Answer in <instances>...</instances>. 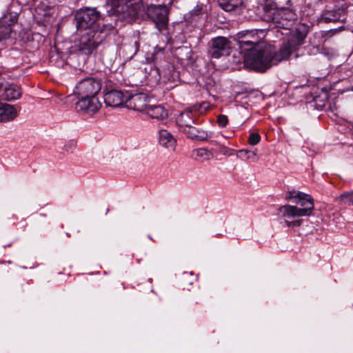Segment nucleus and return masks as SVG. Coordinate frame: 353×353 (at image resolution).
<instances>
[{
  "label": "nucleus",
  "instance_id": "obj_1",
  "mask_svg": "<svg viewBox=\"0 0 353 353\" xmlns=\"http://www.w3.org/2000/svg\"><path fill=\"white\" fill-rule=\"evenodd\" d=\"M309 32V26L299 23L292 31L287 41H284L278 51H272L265 43L242 54L245 65L256 72L264 73L272 65L288 59L303 44Z\"/></svg>",
  "mask_w": 353,
  "mask_h": 353
},
{
  "label": "nucleus",
  "instance_id": "obj_2",
  "mask_svg": "<svg viewBox=\"0 0 353 353\" xmlns=\"http://www.w3.org/2000/svg\"><path fill=\"white\" fill-rule=\"evenodd\" d=\"M113 28L112 24L103 23L101 30L85 32L81 36L79 43L74 49L69 52L65 59L66 63L74 68L80 66L79 57L82 56L83 60L85 61V58L96 54L98 47L103 42Z\"/></svg>",
  "mask_w": 353,
  "mask_h": 353
},
{
  "label": "nucleus",
  "instance_id": "obj_3",
  "mask_svg": "<svg viewBox=\"0 0 353 353\" xmlns=\"http://www.w3.org/2000/svg\"><path fill=\"white\" fill-rule=\"evenodd\" d=\"M103 17L97 8L84 7L74 13V23L79 32L101 30Z\"/></svg>",
  "mask_w": 353,
  "mask_h": 353
},
{
  "label": "nucleus",
  "instance_id": "obj_4",
  "mask_svg": "<svg viewBox=\"0 0 353 353\" xmlns=\"http://www.w3.org/2000/svg\"><path fill=\"white\" fill-rule=\"evenodd\" d=\"M294 202L300 205L301 208L290 205H281L278 208V211L281 214L282 217L294 218L309 216L312 214L314 203L311 195L301 192Z\"/></svg>",
  "mask_w": 353,
  "mask_h": 353
},
{
  "label": "nucleus",
  "instance_id": "obj_5",
  "mask_svg": "<svg viewBox=\"0 0 353 353\" xmlns=\"http://www.w3.org/2000/svg\"><path fill=\"white\" fill-rule=\"evenodd\" d=\"M287 7L274 10L272 12V20L279 28L290 30L298 19L296 10L292 7L290 0L286 3Z\"/></svg>",
  "mask_w": 353,
  "mask_h": 353
},
{
  "label": "nucleus",
  "instance_id": "obj_6",
  "mask_svg": "<svg viewBox=\"0 0 353 353\" xmlns=\"http://www.w3.org/2000/svg\"><path fill=\"white\" fill-rule=\"evenodd\" d=\"M170 10L165 5L148 6L145 10L147 17L155 24L162 34L168 30Z\"/></svg>",
  "mask_w": 353,
  "mask_h": 353
},
{
  "label": "nucleus",
  "instance_id": "obj_7",
  "mask_svg": "<svg viewBox=\"0 0 353 353\" xmlns=\"http://www.w3.org/2000/svg\"><path fill=\"white\" fill-rule=\"evenodd\" d=\"M259 32L262 33L261 30H245L238 32L236 35L239 49L240 53L242 54L246 52L261 46L265 43L261 41V37L259 36Z\"/></svg>",
  "mask_w": 353,
  "mask_h": 353
},
{
  "label": "nucleus",
  "instance_id": "obj_8",
  "mask_svg": "<svg viewBox=\"0 0 353 353\" xmlns=\"http://www.w3.org/2000/svg\"><path fill=\"white\" fill-rule=\"evenodd\" d=\"M101 90V81L100 79L87 77L77 83L74 92L79 97H97Z\"/></svg>",
  "mask_w": 353,
  "mask_h": 353
},
{
  "label": "nucleus",
  "instance_id": "obj_9",
  "mask_svg": "<svg viewBox=\"0 0 353 353\" xmlns=\"http://www.w3.org/2000/svg\"><path fill=\"white\" fill-rule=\"evenodd\" d=\"M232 49V42L227 37L219 36L211 39L208 54L212 59H219L229 56Z\"/></svg>",
  "mask_w": 353,
  "mask_h": 353
},
{
  "label": "nucleus",
  "instance_id": "obj_10",
  "mask_svg": "<svg viewBox=\"0 0 353 353\" xmlns=\"http://www.w3.org/2000/svg\"><path fill=\"white\" fill-rule=\"evenodd\" d=\"M107 5L111 6L109 15L124 12L125 8H132L134 14L143 6V0H108Z\"/></svg>",
  "mask_w": 353,
  "mask_h": 353
},
{
  "label": "nucleus",
  "instance_id": "obj_11",
  "mask_svg": "<svg viewBox=\"0 0 353 353\" xmlns=\"http://www.w3.org/2000/svg\"><path fill=\"white\" fill-rule=\"evenodd\" d=\"M348 7L349 5L347 3H344L337 8L325 10L322 12L319 21L326 23L332 22H342L345 23L347 16Z\"/></svg>",
  "mask_w": 353,
  "mask_h": 353
},
{
  "label": "nucleus",
  "instance_id": "obj_12",
  "mask_svg": "<svg viewBox=\"0 0 353 353\" xmlns=\"http://www.w3.org/2000/svg\"><path fill=\"white\" fill-rule=\"evenodd\" d=\"M149 102L150 97L147 94L139 92L131 94L128 92L125 105L129 109L139 112H145L149 105Z\"/></svg>",
  "mask_w": 353,
  "mask_h": 353
},
{
  "label": "nucleus",
  "instance_id": "obj_13",
  "mask_svg": "<svg viewBox=\"0 0 353 353\" xmlns=\"http://www.w3.org/2000/svg\"><path fill=\"white\" fill-rule=\"evenodd\" d=\"M21 94V89L18 85L0 81V98L2 100L14 101L19 99Z\"/></svg>",
  "mask_w": 353,
  "mask_h": 353
},
{
  "label": "nucleus",
  "instance_id": "obj_14",
  "mask_svg": "<svg viewBox=\"0 0 353 353\" xmlns=\"http://www.w3.org/2000/svg\"><path fill=\"white\" fill-rule=\"evenodd\" d=\"M104 102L107 106L119 107L123 103L126 104V99L128 92H122L121 90L112 89L105 92L103 90Z\"/></svg>",
  "mask_w": 353,
  "mask_h": 353
},
{
  "label": "nucleus",
  "instance_id": "obj_15",
  "mask_svg": "<svg viewBox=\"0 0 353 353\" xmlns=\"http://www.w3.org/2000/svg\"><path fill=\"white\" fill-rule=\"evenodd\" d=\"M79 99L76 103V108L78 111H83L87 113H95L101 107L97 97H79Z\"/></svg>",
  "mask_w": 353,
  "mask_h": 353
},
{
  "label": "nucleus",
  "instance_id": "obj_16",
  "mask_svg": "<svg viewBox=\"0 0 353 353\" xmlns=\"http://www.w3.org/2000/svg\"><path fill=\"white\" fill-rule=\"evenodd\" d=\"M205 10L203 5H196V6L190 12L186 21L193 26L200 27L203 21Z\"/></svg>",
  "mask_w": 353,
  "mask_h": 353
},
{
  "label": "nucleus",
  "instance_id": "obj_17",
  "mask_svg": "<svg viewBox=\"0 0 353 353\" xmlns=\"http://www.w3.org/2000/svg\"><path fill=\"white\" fill-rule=\"evenodd\" d=\"M176 124L183 128V129L190 127V125L195 123V117L192 110H186L181 112L176 118Z\"/></svg>",
  "mask_w": 353,
  "mask_h": 353
},
{
  "label": "nucleus",
  "instance_id": "obj_18",
  "mask_svg": "<svg viewBox=\"0 0 353 353\" xmlns=\"http://www.w3.org/2000/svg\"><path fill=\"white\" fill-rule=\"evenodd\" d=\"M146 114L152 119L164 120L168 117V112L161 105H148Z\"/></svg>",
  "mask_w": 353,
  "mask_h": 353
},
{
  "label": "nucleus",
  "instance_id": "obj_19",
  "mask_svg": "<svg viewBox=\"0 0 353 353\" xmlns=\"http://www.w3.org/2000/svg\"><path fill=\"white\" fill-rule=\"evenodd\" d=\"M17 117L15 108L8 103H0V121L13 120Z\"/></svg>",
  "mask_w": 353,
  "mask_h": 353
},
{
  "label": "nucleus",
  "instance_id": "obj_20",
  "mask_svg": "<svg viewBox=\"0 0 353 353\" xmlns=\"http://www.w3.org/2000/svg\"><path fill=\"white\" fill-rule=\"evenodd\" d=\"M159 134V143L165 148L174 149L176 141L172 134L166 130H161Z\"/></svg>",
  "mask_w": 353,
  "mask_h": 353
},
{
  "label": "nucleus",
  "instance_id": "obj_21",
  "mask_svg": "<svg viewBox=\"0 0 353 353\" xmlns=\"http://www.w3.org/2000/svg\"><path fill=\"white\" fill-rule=\"evenodd\" d=\"M243 0H218L219 6L226 12H231L241 6Z\"/></svg>",
  "mask_w": 353,
  "mask_h": 353
},
{
  "label": "nucleus",
  "instance_id": "obj_22",
  "mask_svg": "<svg viewBox=\"0 0 353 353\" xmlns=\"http://www.w3.org/2000/svg\"><path fill=\"white\" fill-rule=\"evenodd\" d=\"M341 205H353V192H346L341 194L337 199Z\"/></svg>",
  "mask_w": 353,
  "mask_h": 353
},
{
  "label": "nucleus",
  "instance_id": "obj_23",
  "mask_svg": "<svg viewBox=\"0 0 353 353\" xmlns=\"http://www.w3.org/2000/svg\"><path fill=\"white\" fill-rule=\"evenodd\" d=\"M12 32V28L1 23L0 24V42L5 41L10 38Z\"/></svg>",
  "mask_w": 353,
  "mask_h": 353
},
{
  "label": "nucleus",
  "instance_id": "obj_24",
  "mask_svg": "<svg viewBox=\"0 0 353 353\" xmlns=\"http://www.w3.org/2000/svg\"><path fill=\"white\" fill-rule=\"evenodd\" d=\"M165 55V48L157 46L152 54L151 59L155 63H158L163 59ZM150 58L148 57V59Z\"/></svg>",
  "mask_w": 353,
  "mask_h": 353
},
{
  "label": "nucleus",
  "instance_id": "obj_25",
  "mask_svg": "<svg viewBox=\"0 0 353 353\" xmlns=\"http://www.w3.org/2000/svg\"><path fill=\"white\" fill-rule=\"evenodd\" d=\"M313 106L319 110H323L327 104V97L321 99L320 97H315L313 99Z\"/></svg>",
  "mask_w": 353,
  "mask_h": 353
},
{
  "label": "nucleus",
  "instance_id": "obj_26",
  "mask_svg": "<svg viewBox=\"0 0 353 353\" xmlns=\"http://www.w3.org/2000/svg\"><path fill=\"white\" fill-rule=\"evenodd\" d=\"M198 130L199 128L190 125V127H187L183 129V132L187 135L188 138H190L192 139H196Z\"/></svg>",
  "mask_w": 353,
  "mask_h": 353
},
{
  "label": "nucleus",
  "instance_id": "obj_27",
  "mask_svg": "<svg viewBox=\"0 0 353 353\" xmlns=\"http://www.w3.org/2000/svg\"><path fill=\"white\" fill-rule=\"evenodd\" d=\"M194 281H196V276H195L193 273H183L182 276V282L184 285L186 283H189L190 285H192Z\"/></svg>",
  "mask_w": 353,
  "mask_h": 353
},
{
  "label": "nucleus",
  "instance_id": "obj_28",
  "mask_svg": "<svg viewBox=\"0 0 353 353\" xmlns=\"http://www.w3.org/2000/svg\"><path fill=\"white\" fill-rule=\"evenodd\" d=\"M239 152L243 155L247 159L252 160L253 162H255L257 160L256 153L252 151L241 150Z\"/></svg>",
  "mask_w": 353,
  "mask_h": 353
},
{
  "label": "nucleus",
  "instance_id": "obj_29",
  "mask_svg": "<svg viewBox=\"0 0 353 353\" xmlns=\"http://www.w3.org/2000/svg\"><path fill=\"white\" fill-rule=\"evenodd\" d=\"M261 141V136L257 132H252L248 137V143L252 145L258 144Z\"/></svg>",
  "mask_w": 353,
  "mask_h": 353
},
{
  "label": "nucleus",
  "instance_id": "obj_30",
  "mask_svg": "<svg viewBox=\"0 0 353 353\" xmlns=\"http://www.w3.org/2000/svg\"><path fill=\"white\" fill-rule=\"evenodd\" d=\"M18 20V17L14 15H10L9 18L8 16H6L3 19V23H4L6 26H9L10 28H12V26H14Z\"/></svg>",
  "mask_w": 353,
  "mask_h": 353
},
{
  "label": "nucleus",
  "instance_id": "obj_31",
  "mask_svg": "<svg viewBox=\"0 0 353 353\" xmlns=\"http://www.w3.org/2000/svg\"><path fill=\"white\" fill-rule=\"evenodd\" d=\"M217 123L220 128L225 127L228 123V119L226 115L220 114L217 117Z\"/></svg>",
  "mask_w": 353,
  "mask_h": 353
},
{
  "label": "nucleus",
  "instance_id": "obj_32",
  "mask_svg": "<svg viewBox=\"0 0 353 353\" xmlns=\"http://www.w3.org/2000/svg\"><path fill=\"white\" fill-rule=\"evenodd\" d=\"M301 192L296 191V190L288 191L286 193L285 199L286 200L294 199V201H295L297 199L298 196H299V194H301Z\"/></svg>",
  "mask_w": 353,
  "mask_h": 353
},
{
  "label": "nucleus",
  "instance_id": "obj_33",
  "mask_svg": "<svg viewBox=\"0 0 353 353\" xmlns=\"http://www.w3.org/2000/svg\"><path fill=\"white\" fill-rule=\"evenodd\" d=\"M19 221V217L14 214H8L6 221L8 225H15Z\"/></svg>",
  "mask_w": 353,
  "mask_h": 353
},
{
  "label": "nucleus",
  "instance_id": "obj_34",
  "mask_svg": "<svg viewBox=\"0 0 353 353\" xmlns=\"http://www.w3.org/2000/svg\"><path fill=\"white\" fill-rule=\"evenodd\" d=\"M208 137V134L205 131L200 130V129L198 130L196 139L199 140V141H205V140H207Z\"/></svg>",
  "mask_w": 353,
  "mask_h": 353
},
{
  "label": "nucleus",
  "instance_id": "obj_35",
  "mask_svg": "<svg viewBox=\"0 0 353 353\" xmlns=\"http://www.w3.org/2000/svg\"><path fill=\"white\" fill-rule=\"evenodd\" d=\"M285 225L288 228H290V227H299V226H300L301 225L302 220L299 219V220H295V221H290L285 220Z\"/></svg>",
  "mask_w": 353,
  "mask_h": 353
},
{
  "label": "nucleus",
  "instance_id": "obj_36",
  "mask_svg": "<svg viewBox=\"0 0 353 353\" xmlns=\"http://www.w3.org/2000/svg\"><path fill=\"white\" fill-rule=\"evenodd\" d=\"M196 155L201 157H208L210 152L205 148H199L196 150Z\"/></svg>",
  "mask_w": 353,
  "mask_h": 353
},
{
  "label": "nucleus",
  "instance_id": "obj_37",
  "mask_svg": "<svg viewBox=\"0 0 353 353\" xmlns=\"http://www.w3.org/2000/svg\"><path fill=\"white\" fill-rule=\"evenodd\" d=\"M12 245V243L8 244V245H4L3 246L6 248V247H10Z\"/></svg>",
  "mask_w": 353,
  "mask_h": 353
},
{
  "label": "nucleus",
  "instance_id": "obj_38",
  "mask_svg": "<svg viewBox=\"0 0 353 353\" xmlns=\"http://www.w3.org/2000/svg\"><path fill=\"white\" fill-rule=\"evenodd\" d=\"M0 81H4L1 77V74L0 73Z\"/></svg>",
  "mask_w": 353,
  "mask_h": 353
},
{
  "label": "nucleus",
  "instance_id": "obj_39",
  "mask_svg": "<svg viewBox=\"0 0 353 353\" xmlns=\"http://www.w3.org/2000/svg\"><path fill=\"white\" fill-rule=\"evenodd\" d=\"M272 6V3H270V4H268V5H266V6H265V8H266V7H268V6Z\"/></svg>",
  "mask_w": 353,
  "mask_h": 353
}]
</instances>
